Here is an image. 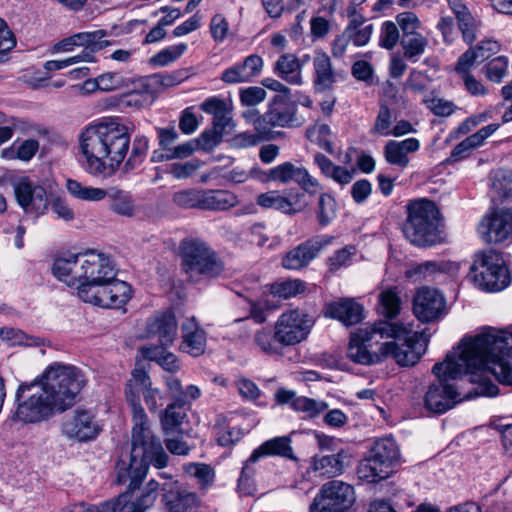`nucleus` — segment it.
Segmentation results:
<instances>
[{"mask_svg": "<svg viewBox=\"0 0 512 512\" xmlns=\"http://www.w3.org/2000/svg\"><path fill=\"white\" fill-rule=\"evenodd\" d=\"M14 197L24 214L39 218L44 215L50 204L46 188L29 176H18L10 181Z\"/></svg>", "mask_w": 512, "mask_h": 512, "instance_id": "13", "label": "nucleus"}, {"mask_svg": "<svg viewBox=\"0 0 512 512\" xmlns=\"http://www.w3.org/2000/svg\"><path fill=\"white\" fill-rule=\"evenodd\" d=\"M371 349L382 350L384 359L393 358L401 366L416 364L423 353L425 345L411 325L378 321L358 328L351 333Z\"/></svg>", "mask_w": 512, "mask_h": 512, "instance_id": "5", "label": "nucleus"}, {"mask_svg": "<svg viewBox=\"0 0 512 512\" xmlns=\"http://www.w3.org/2000/svg\"><path fill=\"white\" fill-rule=\"evenodd\" d=\"M422 101L426 107L436 116H450L456 109V106L452 101L438 98L432 94L425 95Z\"/></svg>", "mask_w": 512, "mask_h": 512, "instance_id": "61", "label": "nucleus"}, {"mask_svg": "<svg viewBox=\"0 0 512 512\" xmlns=\"http://www.w3.org/2000/svg\"><path fill=\"white\" fill-rule=\"evenodd\" d=\"M190 405L191 404H177V402H172L165 408L160 416L162 430L165 435H170L180 428L186 417V413L181 409Z\"/></svg>", "mask_w": 512, "mask_h": 512, "instance_id": "46", "label": "nucleus"}, {"mask_svg": "<svg viewBox=\"0 0 512 512\" xmlns=\"http://www.w3.org/2000/svg\"><path fill=\"white\" fill-rule=\"evenodd\" d=\"M401 462L399 445L392 436L376 439L367 456L359 463V479L375 483L389 477L392 468Z\"/></svg>", "mask_w": 512, "mask_h": 512, "instance_id": "8", "label": "nucleus"}, {"mask_svg": "<svg viewBox=\"0 0 512 512\" xmlns=\"http://www.w3.org/2000/svg\"><path fill=\"white\" fill-rule=\"evenodd\" d=\"M254 342L264 353L275 355L281 352V345L276 337V329L273 332L267 328L258 330L254 335Z\"/></svg>", "mask_w": 512, "mask_h": 512, "instance_id": "48", "label": "nucleus"}, {"mask_svg": "<svg viewBox=\"0 0 512 512\" xmlns=\"http://www.w3.org/2000/svg\"><path fill=\"white\" fill-rule=\"evenodd\" d=\"M274 73L290 85L301 86L304 83L298 57L294 54H282L274 64Z\"/></svg>", "mask_w": 512, "mask_h": 512, "instance_id": "33", "label": "nucleus"}, {"mask_svg": "<svg viewBox=\"0 0 512 512\" xmlns=\"http://www.w3.org/2000/svg\"><path fill=\"white\" fill-rule=\"evenodd\" d=\"M356 501L354 487L341 480L324 483L316 493L309 512H348Z\"/></svg>", "mask_w": 512, "mask_h": 512, "instance_id": "11", "label": "nucleus"}, {"mask_svg": "<svg viewBox=\"0 0 512 512\" xmlns=\"http://www.w3.org/2000/svg\"><path fill=\"white\" fill-rule=\"evenodd\" d=\"M162 346H144L141 351L146 359L157 362L164 370L176 372L180 369L179 361L173 353Z\"/></svg>", "mask_w": 512, "mask_h": 512, "instance_id": "42", "label": "nucleus"}, {"mask_svg": "<svg viewBox=\"0 0 512 512\" xmlns=\"http://www.w3.org/2000/svg\"><path fill=\"white\" fill-rule=\"evenodd\" d=\"M399 28L393 21H384L380 28L379 45L387 50H392L400 41Z\"/></svg>", "mask_w": 512, "mask_h": 512, "instance_id": "59", "label": "nucleus"}, {"mask_svg": "<svg viewBox=\"0 0 512 512\" xmlns=\"http://www.w3.org/2000/svg\"><path fill=\"white\" fill-rule=\"evenodd\" d=\"M401 308V301L394 289H387L379 295V312L386 318H395Z\"/></svg>", "mask_w": 512, "mask_h": 512, "instance_id": "50", "label": "nucleus"}, {"mask_svg": "<svg viewBox=\"0 0 512 512\" xmlns=\"http://www.w3.org/2000/svg\"><path fill=\"white\" fill-rule=\"evenodd\" d=\"M509 59L506 56H498L489 61L485 66L486 77L495 83L503 81L508 73Z\"/></svg>", "mask_w": 512, "mask_h": 512, "instance_id": "57", "label": "nucleus"}, {"mask_svg": "<svg viewBox=\"0 0 512 512\" xmlns=\"http://www.w3.org/2000/svg\"><path fill=\"white\" fill-rule=\"evenodd\" d=\"M183 470L196 481L200 490L210 489L215 481V470L209 464L191 462L183 465Z\"/></svg>", "mask_w": 512, "mask_h": 512, "instance_id": "41", "label": "nucleus"}, {"mask_svg": "<svg viewBox=\"0 0 512 512\" xmlns=\"http://www.w3.org/2000/svg\"><path fill=\"white\" fill-rule=\"evenodd\" d=\"M66 189L72 197L90 202L101 201L106 198L108 194V190L87 186L75 179H68L66 181Z\"/></svg>", "mask_w": 512, "mask_h": 512, "instance_id": "45", "label": "nucleus"}, {"mask_svg": "<svg viewBox=\"0 0 512 512\" xmlns=\"http://www.w3.org/2000/svg\"><path fill=\"white\" fill-rule=\"evenodd\" d=\"M499 127L500 125L496 123L489 124L468 136L452 150L451 158L457 161L467 157L473 149L482 146L485 140L492 136Z\"/></svg>", "mask_w": 512, "mask_h": 512, "instance_id": "32", "label": "nucleus"}, {"mask_svg": "<svg viewBox=\"0 0 512 512\" xmlns=\"http://www.w3.org/2000/svg\"><path fill=\"white\" fill-rule=\"evenodd\" d=\"M254 463L255 462H250L249 457L248 460L244 463L241 475L238 479V490L240 494L245 496L252 495L255 491V486L253 482L255 470L252 466Z\"/></svg>", "mask_w": 512, "mask_h": 512, "instance_id": "64", "label": "nucleus"}, {"mask_svg": "<svg viewBox=\"0 0 512 512\" xmlns=\"http://www.w3.org/2000/svg\"><path fill=\"white\" fill-rule=\"evenodd\" d=\"M305 290L306 283L300 279H289L272 286V293L284 299L296 297Z\"/></svg>", "mask_w": 512, "mask_h": 512, "instance_id": "54", "label": "nucleus"}, {"mask_svg": "<svg viewBox=\"0 0 512 512\" xmlns=\"http://www.w3.org/2000/svg\"><path fill=\"white\" fill-rule=\"evenodd\" d=\"M400 44L403 49L404 57L412 62H416L425 53L429 40L419 32L410 36L401 37Z\"/></svg>", "mask_w": 512, "mask_h": 512, "instance_id": "47", "label": "nucleus"}, {"mask_svg": "<svg viewBox=\"0 0 512 512\" xmlns=\"http://www.w3.org/2000/svg\"><path fill=\"white\" fill-rule=\"evenodd\" d=\"M183 259V269L189 278L195 282L201 277L218 275L222 267L215 259L214 253L207 245L198 239H184L180 244Z\"/></svg>", "mask_w": 512, "mask_h": 512, "instance_id": "10", "label": "nucleus"}, {"mask_svg": "<svg viewBox=\"0 0 512 512\" xmlns=\"http://www.w3.org/2000/svg\"><path fill=\"white\" fill-rule=\"evenodd\" d=\"M163 502L169 512H197L200 501L196 493L182 489L177 481L162 486Z\"/></svg>", "mask_w": 512, "mask_h": 512, "instance_id": "22", "label": "nucleus"}, {"mask_svg": "<svg viewBox=\"0 0 512 512\" xmlns=\"http://www.w3.org/2000/svg\"><path fill=\"white\" fill-rule=\"evenodd\" d=\"M105 36L104 30L79 32L59 41L54 46V50L56 52H71L75 47H82L79 54L89 52L93 63L96 61L95 53L110 45V42L104 39Z\"/></svg>", "mask_w": 512, "mask_h": 512, "instance_id": "21", "label": "nucleus"}, {"mask_svg": "<svg viewBox=\"0 0 512 512\" xmlns=\"http://www.w3.org/2000/svg\"><path fill=\"white\" fill-rule=\"evenodd\" d=\"M177 333L178 324L174 313L163 310L156 311L146 319L142 336L156 339L158 346L169 347L175 341Z\"/></svg>", "mask_w": 512, "mask_h": 512, "instance_id": "17", "label": "nucleus"}, {"mask_svg": "<svg viewBox=\"0 0 512 512\" xmlns=\"http://www.w3.org/2000/svg\"><path fill=\"white\" fill-rule=\"evenodd\" d=\"M420 147V141L414 137L402 141L390 140L384 147V157L389 164L404 169L410 162L408 155L417 152Z\"/></svg>", "mask_w": 512, "mask_h": 512, "instance_id": "28", "label": "nucleus"}, {"mask_svg": "<svg viewBox=\"0 0 512 512\" xmlns=\"http://www.w3.org/2000/svg\"><path fill=\"white\" fill-rule=\"evenodd\" d=\"M307 136L311 141L316 142L319 145V147L325 150L326 152L330 154L334 153L333 143L330 140L331 129L328 125H315L314 127L308 130Z\"/></svg>", "mask_w": 512, "mask_h": 512, "instance_id": "58", "label": "nucleus"}, {"mask_svg": "<svg viewBox=\"0 0 512 512\" xmlns=\"http://www.w3.org/2000/svg\"><path fill=\"white\" fill-rule=\"evenodd\" d=\"M180 350L193 357H198L206 349V333L194 317L188 318L181 326Z\"/></svg>", "mask_w": 512, "mask_h": 512, "instance_id": "26", "label": "nucleus"}, {"mask_svg": "<svg viewBox=\"0 0 512 512\" xmlns=\"http://www.w3.org/2000/svg\"><path fill=\"white\" fill-rule=\"evenodd\" d=\"M276 337L282 347L305 341L315 324L313 317L300 308L283 311L275 321Z\"/></svg>", "mask_w": 512, "mask_h": 512, "instance_id": "12", "label": "nucleus"}, {"mask_svg": "<svg viewBox=\"0 0 512 512\" xmlns=\"http://www.w3.org/2000/svg\"><path fill=\"white\" fill-rule=\"evenodd\" d=\"M478 233L486 243H501L512 237V210L494 209L478 226Z\"/></svg>", "mask_w": 512, "mask_h": 512, "instance_id": "16", "label": "nucleus"}, {"mask_svg": "<svg viewBox=\"0 0 512 512\" xmlns=\"http://www.w3.org/2000/svg\"><path fill=\"white\" fill-rule=\"evenodd\" d=\"M349 455L340 450L331 455H314L310 460L309 472L318 476L335 477L344 472Z\"/></svg>", "mask_w": 512, "mask_h": 512, "instance_id": "27", "label": "nucleus"}, {"mask_svg": "<svg viewBox=\"0 0 512 512\" xmlns=\"http://www.w3.org/2000/svg\"><path fill=\"white\" fill-rule=\"evenodd\" d=\"M101 430V425L95 420V416L87 410H77L62 424L63 434L79 442L94 440Z\"/></svg>", "mask_w": 512, "mask_h": 512, "instance_id": "20", "label": "nucleus"}, {"mask_svg": "<svg viewBox=\"0 0 512 512\" xmlns=\"http://www.w3.org/2000/svg\"><path fill=\"white\" fill-rule=\"evenodd\" d=\"M300 170L301 166H296L292 162L286 161L267 171L261 170V177H258V180L263 183L276 182L279 184H287L291 181L296 182Z\"/></svg>", "mask_w": 512, "mask_h": 512, "instance_id": "38", "label": "nucleus"}, {"mask_svg": "<svg viewBox=\"0 0 512 512\" xmlns=\"http://www.w3.org/2000/svg\"><path fill=\"white\" fill-rule=\"evenodd\" d=\"M167 390L169 391L173 402L177 404H192L202 395L201 389L196 385H188L185 389L181 381L174 376H167L164 379Z\"/></svg>", "mask_w": 512, "mask_h": 512, "instance_id": "39", "label": "nucleus"}, {"mask_svg": "<svg viewBox=\"0 0 512 512\" xmlns=\"http://www.w3.org/2000/svg\"><path fill=\"white\" fill-rule=\"evenodd\" d=\"M151 384L148 372L142 368H135L125 385V399L132 411V466L137 478L144 475L146 462H151L155 468L162 469L169 461L160 439L150 428L148 416L142 406V397Z\"/></svg>", "mask_w": 512, "mask_h": 512, "instance_id": "4", "label": "nucleus"}, {"mask_svg": "<svg viewBox=\"0 0 512 512\" xmlns=\"http://www.w3.org/2000/svg\"><path fill=\"white\" fill-rule=\"evenodd\" d=\"M314 89L316 92H324L335 83V74L330 57L323 51H316L313 57Z\"/></svg>", "mask_w": 512, "mask_h": 512, "instance_id": "31", "label": "nucleus"}, {"mask_svg": "<svg viewBox=\"0 0 512 512\" xmlns=\"http://www.w3.org/2000/svg\"><path fill=\"white\" fill-rule=\"evenodd\" d=\"M347 357L358 364L373 365L384 359V352L368 348L364 342L350 335V341L347 348Z\"/></svg>", "mask_w": 512, "mask_h": 512, "instance_id": "35", "label": "nucleus"}, {"mask_svg": "<svg viewBox=\"0 0 512 512\" xmlns=\"http://www.w3.org/2000/svg\"><path fill=\"white\" fill-rule=\"evenodd\" d=\"M336 215L335 199L327 194L321 193L318 201L317 218L322 226H326Z\"/></svg>", "mask_w": 512, "mask_h": 512, "instance_id": "60", "label": "nucleus"}, {"mask_svg": "<svg viewBox=\"0 0 512 512\" xmlns=\"http://www.w3.org/2000/svg\"><path fill=\"white\" fill-rule=\"evenodd\" d=\"M110 210L120 216L135 217L139 213L138 206L135 204L133 196L124 190L111 188L108 190Z\"/></svg>", "mask_w": 512, "mask_h": 512, "instance_id": "36", "label": "nucleus"}, {"mask_svg": "<svg viewBox=\"0 0 512 512\" xmlns=\"http://www.w3.org/2000/svg\"><path fill=\"white\" fill-rule=\"evenodd\" d=\"M328 408L324 401L311 399L305 396H299L293 401V409L303 413L306 417H316Z\"/></svg>", "mask_w": 512, "mask_h": 512, "instance_id": "53", "label": "nucleus"}, {"mask_svg": "<svg viewBox=\"0 0 512 512\" xmlns=\"http://www.w3.org/2000/svg\"><path fill=\"white\" fill-rule=\"evenodd\" d=\"M265 456H279L296 461L297 457L292 448L291 435L274 437L263 442L250 455V462H257L260 458Z\"/></svg>", "mask_w": 512, "mask_h": 512, "instance_id": "29", "label": "nucleus"}, {"mask_svg": "<svg viewBox=\"0 0 512 512\" xmlns=\"http://www.w3.org/2000/svg\"><path fill=\"white\" fill-rule=\"evenodd\" d=\"M0 339L8 346L39 347L45 343L43 338L28 335L20 329L7 326L0 329Z\"/></svg>", "mask_w": 512, "mask_h": 512, "instance_id": "43", "label": "nucleus"}, {"mask_svg": "<svg viewBox=\"0 0 512 512\" xmlns=\"http://www.w3.org/2000/svg\"><path fill=\"white\" fill-rule=\"evenodd\" d=\"M81 282L79 284L78 296L86 290L104 281L112 280L116 276L115 267L111 259L95 251L87 252L80 257Z\"/></svg>", "mask_w": 512, "mask_h": 512, "instance_id": "15", "label": "nucleus"}, {"mask_svg": "<svg viewBox=\"0 0 512 512\" xmlns=\"http://www.w3.org/2000/svg\"><path fill=\"white\" fill-rule=\"evenodd\" d=\"M66 189L72 197L90 202L101 201L106 198L108 194V190L87 186L75 179H68L66 181Z\"/></svg>", "mask_w": 512, "mask_h": 512, "instance_id": "44", "label": "nucleus"}, {"mask_svg": "<svg viewBox=\"0 0 512 512\" xmlns=\"http://www.w3.org/2000/svg\"><path fill=\"white\" fill-rule=\"evenodd\" d=\"M239 200L229 190H203L202 209L223 211L235 207Z\"/></svg>", "mask_w": 512, "mask_h": 512, "instance_id": "37", "label": "nucleus"}, {"mask_svg": "<svg viewBox=\"0 0 512 512\" xmlns=\"http://www.w3.org/2000/svg\"><path fill=\"white\" fill-rule=\"evenodd\" d=\"M313 159L314 163L325 177L331 178L333 181L341 185H346L351 182L353 178V171L334 164L329 158L321 153H316Z\"/></svg>", "mask_w": 512, "mask_h": 512, "instance_id": "40", "label": "nucleus"}, {"mask_svg": "<svg viewBox=\"0 0 512 512\" xmlns=\"http://www.w3.org/2000/svg\"><path fill=\"white\" fill-rule=\"evenodd\" d=\"M445 304V298L438 290L423 287L414 295L413 312L421 322H432L445 314Z\"/></svg>", "mask_w": 512, "mask_h": 512, "instance_id": "19", "label": "nucleus"}, {"mask_svg": "<svg viewBox=\"0 0 512 512\" xmlns=\"http://www.w3.org/2000/svg\"><path fill=\"white\" fill-rule=\"evenodd\" d=\"M148 143V139L143 135L135 137L130 157L126 162L127 166L133 169L143 162L149 147Z\"/></svg>", "mask_w": 512, "mask_h": 512, "instance_id": "62", "label": "nucleus"}, {"mask_svg": "<svg viewBox=\"0 0 512 512\" xmlns=\"http://www.w3.org/2000/svg\"><path fill=\"white\" fill-rule=\"evenodd\" d=\"M300 196V194H297L295 197L289 198L280 191L271 190L259 194L256 203L265 209H275L286 214H296L304 208V205L299 202Z\"/></svg>", "mask_w": 512, "mask_h": 512, "instance_id": "30", "label": "nucleus"}, {"mask_svg": "<svg viewBox=\"0 0 512 512\" xmlns=\"http://www.w3.org/2000/svg\"><path fill=\"white\" fill-rule=\"evenodd\" d=\"M296 108L288 102V98L274 96L267 111L270 123L276 127H286L295 121Z\"/></svg>", "mask_w": 512, "mask_h": 512, "instance_id": "34", "label": "nucleus"}, {"mask_svg": "<svg viewBox=\"0 0 512 512\" xmlns=\"http://www.w3.org/2000/svg\"><path fill=\"white\" fill-rule=\"evenodd\" d=\"M188 49L186 43H178L160 50L151 59L150 63L155 66L164 67L180 58Z\"/></svg>", "mask_w": 512, "mask_h": 512, "instance_id": "51", "label": "nucleus"}, {"mask_svg": "<svg viewBox=\"0 0 512 512\" xmlns=\"http://www.w3.org/2000/svg\"><path fill=\"white\" fill-rule=\"evenodd\" d=\"M203 189H184L177 191L172 196V201L182 208L202 209Z\"/></svg>", "mask_w": 512, "mask_h": 512, "instance_id": "52", "label": "nucleus"}, {"mask_svg": "<svg viewBox=\"0 0 512 512\" xmlns=\"http://www.w3.org/2000/svg\"><path fill=\"white\" fill-rule=\"evenodd\" d=\"M132 463L131 452L128 460L121 459L116 465L117 482L119 484L128 483V490L117 498L104 502V504H110L111 510L109 512H145L157 499L159 484L155 480L149 481L141 495L134 498L133 490L136 489L145 478L149 465H154L151 462H146L144 475L137 478Z\"/></svg>", "mask_w": 512, "mask_h": 512, "instance_id": "6", "label": "nucleus"}, {"mask_svg": "<svg viewBox=\"0 0 512 512\" xmlns=\"http://www.w3.org/2000/svg\"><path fill=\"white\" fill-rule=\"evenodd\" d=\"M333 237L318 235L301 243L285 254L282 266L288 270H299L306 267L326 246L330 245Z\"/></svg>", "mask_w": 512, "mask_h": 512, "instance_id": "18", "label": "nucleus"}, {"mask_svg": "<svg viewBox=\"0 0 512 512\" xmlns=\"http://www.w3.org/2000/svg\"><path fill=\"white\" fill-rule=\"evenodd\" d=\"M83 254H75L71 252H64L57 255L52 264L53 275L67 286L75 287L79 291V284L81 282L80 257Z\"/></svg>", "mask_w": 512, "mask_h": 512, "instance_id": "24", "label": "nucleus"}, {"mask_svg": "<svg viewBox=\"0 0 512 512\" xmlns=\"http://www.w3.org/2000/svg\"><path fill=\"white\" fill-rule=\"evenodd\" d=\"M432 373L438 379L424 396V406L432 413L442 414L464 400L450 380L467 378L478 385L480 393L496 396L498 387L490 380L512 385V333L484 327L473 335L464 336L444 361L436 363Z\"/></svg>", "mask_w": 512, "mask_h": 512, "instance_id": "1", "label": "nucleus"}, {"mask_svg": "<svg viewBox=\"0 0 512 512\" xmlns=\"http://www.w3.org/2000/svg\"><path fill=\"white\" fill-rule=\"evenodd\" d=\"M458 23V27L462 32L463 39L467 43H472L476 38V30L478 27V21L470 12L469 8L455 15Z\"/></svg>", "mask_w": 512, "mask_h": 512, "instance_id": "55", "label": "nucleus"}, {"mask_svg": "<svg viewBox=\"0 0 512 512\" xmlns=\"http://www.w3.org/2000/svg\"><path fill=\"white\" fill-rule=\"evenodd\" d=\"M132 296V287L115 276L112 280L104 281L89 288L78 297L83 302L100 308L122 309L131 300Z\"/></svg>", "mask_w": 512, "mask_h": 512, "instance_id": "14", "label": "nucleus"}, {"mask_svg": "<svg viewBox=\"0 0 512 512\" xmlns=\"http://www.w3.org/2000/svg\"><path fill=\"white\" fill-rule=\"evenodd\" d=\"M396 25L402 32V37L419 33L422 23L419 17L410 11L401 12L395 17Z\"/></svg>", "mask_w": 512, "mask_h": 512, "instance_id": "56", "label": "nucleus"}, {"mask_svg": "<svg viewBox=\"0 0 512 512\" xmlns=\"http://www.w3.org/2000/svg\"><path fill=\"white\" fill-rule=\"evenodd\" d=\"M85 384L86 378L79 368L53 362L33 381L18 385L12 419L23 424L46 421L73 406Z\"/></svg>", "mask_w": 512, "mask_h": 512, "instance_id": "2", "label": "nucleus"}, {"mask_svg": "<svg viewBox=\"0 0 512 512\" xmlns=\"http://www.w3.org/2000/svg\"><path fill=\"white\" fill-rule=\"evenodd\" d=\"M263 66L262 57L251 54L245 57L243 61L236 62L226 68L221 73L220 79L228 85L251 82L261 74Z\"/></svg>", "mask_w": 512, "mask_h": 512, "instance_id": "23", "label": "nucleus"}, {"mask_svg": "<svg viewBox=\"0 0 512 512\" xmlns=\"http://www.w3.org/2000/svg\"><path fill=\"white\" fill-rule=\"evenodd\" d=\"M403 232L416 246L436 244L439 239V210L435 203L426 199L411 202L408 205V217Z\"/></svg>", "mask_w": 512, "mask_h": 512, "instance_id": "7", "label": "nucleus"}, {"mask_svg": "<svg viewBox=\"0 0 512 512\" xmlns=\"http://www.w3.org/2000/svg\"><path fill=\"white\" fill-rule=\"evenodd\" d=\"M363 312V306L352 298L332 301L324 309L326 317L336 319L346 326H352L361 322L364 318Z\"/></svg>", "mask_w": 512, "mask_h": 512, "instance_id": "25", "label": "nucleus"}, {"mask_svg": "<svg viewBox=\"0 0 512 512\" xmlns=\"http://www.w3.org/2000/svg\"><path fill=\"white\" fill-rule=\"evenodd\" d=\"M129 148V128L120 118L110 117L90 123L78 135L83 168L94 177L108 178L114 175Z\"/></svg>", "mask_w": 512, "mask_h": 512, "instance_id": "3", "label": "nucleus"}, {"mask_svg": "<svg viewBox=\"0 0 512 512\" xmlns=\"http://www.w3.org/2000/svg\"><path fill=\"white\" fill-rule=\"evenodd\" d=\"M468 278L478 289L485 292L502 291L511 282L503 257L494 250L475 254Z\"/></svg>", "mask_w": 512, "mask_h": 512, "instance_id": "9", "label": "nucleus"}, {"mask_svg": "<svg viewBox=\"0 0 512 512\" xmlns=\"http://www.w3.org/2000/svg\"><path fill=\"white\" fill-rule=\"evenodd\" d=\"M492 193L499 199L512 198V169H499L492 179Z\"/></svg>", "mask_w": 512, "mask_h": 512, "instance_id": "49", "label": "nucleus"}, {"mask_svg": "<svg viewBox=\"0 0 512 512\" xmlns=\"http://www.w3.org/2000/svg\"><path fill=\"white\" fill-rule=\"evenodd\" d=\"M356 255V249L353 246L344 247L336 251L328 261L329 269L331 271H337L343 267L349 266L353 262V258Z\"/></svg>", "mask_w": 512, "mask_h": 512, "instance_id": "63", "label": "nucleus"}]
</instances>
